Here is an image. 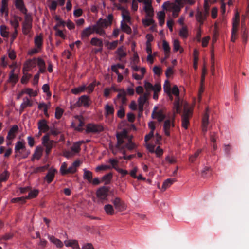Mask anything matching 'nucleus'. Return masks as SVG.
<instances>
[{
    "instance_id": "nucleus-21",
    "label": "nucleus",
    "mask_w": 249,
    "mask_h": 249,
    "mask_svg": "<svg viewBox=\"0 0 249 249\" xmlns=\"http://www.w3.org/2000/svg\"><path fill=\"white\" fill-rule=\"evenodd\" d=\"M26 149L25 145V142L22 141H18L15 146V152L21 154L22 152L26 151Z\"/></svg>"
},
{
    "instance_id": "nucleus-46",
    "label": "nucleus",
    "mask_w": 249,
    "mask_h": 249,
    "mask_svg": "<svg viewBox=\"0 0 249 249\" xmlns=\"http://www.w3.org/2000/svg\"><path fill=\"white\" fill-rule=\"evenodd\" d=\"M179 36L183 38H186L188 36V30L186 26H183L179 31Z\"/></svg>"
},
{
    "instance_id": "nucleus-51",
    "label": "nucleus",
    "mask_w": 249,
    "mask_h": 249,
    "mask_svg": "<svg viewBox=\"0 0 249 249\" xmlns=\"http://www.w3.org/2000/svg\"><path fill=\"white\" fill-rule=\"evenodd\" d=\"M16 17H13L9 20L11 25L14 28L15 30L17 29V28L19 26V22Z\"/></svg>"
},
{
    "instance_id": "nucleus-33",
    "label": "nucleus",
    "mask_w": 249,
    "mask_h": 249,
    "mask_svg": "<svg viewBox=\"0 0 249 249\" xmlns=\"http://www.w3.org/2000/svg\"><path fill=\"white\" fill-rule=\"evenodd\" d=\"M115 53L118 56V59L119 60H121L122 58L125 57L126 55V53L124 50L123 46L119 47L116 51Z\"/></svg>"
},
{
    "instance_id": "nucleus-1",
    "label": "nucleus",
    "mask_w": 249,
    "mask_h": 249,
    "mask_svg": "<svg viewBox=\"0 0 249 249\" xmlns=\"http://www.w3.org/2000/svg\"><path fill=\"white\" fill-rule=\"evenodd\" d=\"M107 18L105 19L101 18L96 24L89 26L83 30L81 35V38L82 39L88 38L94 33H96L101 36H105L106 32L104 29L111 24L113 17H107Z\"/></svg>"
},
{
    "instance_id": "nucleus-27",
    "label": "nucleus",
    "mask_w": 249,
    "mask_h": 249,
    "mask_svg": "<svg viewBox=\"0 0 249 249\" xmlns=\"http://www.w3.org/2000/svg\"><path fill=\"white\" fill-rule=\"evenodd\" d=\"M36 63L39 67V73H44L46 71V65L45 61L41 58L36 59Z\"/></svg>"
},
{
    "instance_id": "nucleus-41",
    "label": "nucleus",
    "mask_w": 249,
    "mask_h": 249,
    "mask_svg": "<svg viewBox=\"0 0 249 249\" xmlns=\"http://www.w3.org/2000/svg\"><path fill=\"white\" fill-rule=\"evenodd\" d=\"M76 118L78 120V124L75 129L79 131H82L83 130L82 127L84 125V122L83 121V117L77 116L76 117Z\"/></svg>"
},
{
    "instance_id": "nucleus-62",
    "label": "nucleus",
    "mask_w": 249,
    "mask_h": 249,
    "mask_svg": "<svg viewBox=\"0 0 249 249\" xmlns=\"http://www.w3.org/2000/svg\"><path fill=\"white\" fill-rule=\"evenodd\" d=\"M111 167L109 165H101L100 166H98L96 168V171H99L101 170H106L107 169H111Z\"/></svg>"
},
{
    "instance_id": "nucleus-50",
    "label": "nucleus",
    "mask_w": 249,
    "mask_h": 249,
    "mask_svg": "<svg viewBox=\"0 0 249 249\" xmlns=\"http://www.w3.org/2000/svg\"><path fill=\"white\" fill-rule=\"evenodd\" d=\"M86 88V86L85 85L79 87L77 88H74L71 90V92L72 93L74 94H78L80 92L84 91Z\"/></svg>"
},
{
    "instance_id": "nucleus-42",
    "label": "nucleus",
    "mask_w": 249,
    "mask_h": 249,
    "mask_svg": "<svg viewBox=\"0 0 249 249\" xmlns=\"http://www.w3.org/2000/svg\"><path fill=\"white\" fill-rule=\"evenodd\" d=\"M112 174L111 173H109L102 177V181L105 182V185L109 184L111 178H112Z\"/></svg>"
},
{
    "instance_id": "nucleus-57",
    "label": "nucleus",
    "mask_w": 249,
    "mask_h": 249,
    "mask_svg": "<svg viewBox=\"0 0 249 249\" xmlns=\"http://www.w3.org/2000/svg\"><path fill=\"white\" fill-rule=\"evenodd\" d=\"M118 162L117 160L114 159H110L109 160V163L111 164L112 168H114L116 171V169L119 168L118 167Z\"/></svg>"
},
{
    "instance_id": "nucleus-18",
    "label": "nucleus",
    "mask_w": 249,
    "mask_h": 249,
    "mask_svg": "<svg viewBox=\"0 0 249 249\" xmlns=\"http://www.w3.org/2000/svg\"><path fill=\"white\" fill-rule=\"evenodd\" d=\"M38 129L43 133H46L49 130L50 128L47 122L45 119H41L37 123Z\"/></svg>"
},
{
    "instance_id": "nucleus-56",
    "label": "nucleus",
    "mask_w": 249,
    "mask_h": 249,
    "mask_svg": "<svg viewBox=\"0 0 249 249\" xmlns=\"http://www.w3.org/2000/svg\"><path fill=\"white\" fill-rule=\"evenodd\" d=\"M0 34L3 37H7L9 35V33L6 31V27L4 25H1L0 28Z\"/></svg>"
},
{
    "instance_id": "nucleus-59",
    "label": "nucleus",
    "mask_w": 249,
    "mask_h": 249,
    "mask_svg": "<svg viewBox=\"0 0 249 249\" xmlns=\"http://www.w3.org/2000/svg\"><path fill=\"white\" fill-rule=\"evenodd\" d=\"M154 20L152 18H147L144 19H142V23L144 25L146 26H148L150 25H152L154 23Z\"/></svg>"
},
{
    "instance_id": "nucleus-13",
    "label": "nucleus",
    "mask_w": 249,
    "mask_h": 249,
    "mask_svg": "<svg viewBox=\"0 0 249 249\" xmlns=\"http://www.w3.org/2000/svg\"><path fill=\"white\" fill-rule=\"evenodd\" d=\"M32 17H25V20L23 23L22 32L24 35H28L32 27Z\"/></svg>"
},
{
    "instance_id": "nucleus-35",
    "label": "nucleus",
    "mask_w": 249,
    "mask_h": 249,
    "mask_svg": "<svg viewBox=\"0 0 249 249\" xmlns=\"http://www.w3.org/2000/svg\"><path fill=\"white\" fill-rule=\"evenodd\" d=\"M42 153V148L41 147H37L36 149V150L33 155V158L32 159V160L33 161L34 159H36L37 160H39L41 156Z\"/></svg>"
},
{
    "instance_id": "nucleus-38",
    "label": "nucleus",
    "mask_w": 249,
    "mask_h": 249,
    "mask_svg": "<svg viewBox=\"0 0 249 249\" xmlns=\"http://www.w3.org/2000/svg\"><path fill=\"white\" fill-rule=\"evenodd\" d=\"M90 43L92 45L98 47H103V41L101 39L97 37H93L90 40Z\"/></svg>"
},
{
    "instance_id": "nucleus-26",
    "label": "nucleus",
    "mask_w": 249,
    "mask_h": 249,
    "mask_svg": "<svg viewBox=\"0 0 249 249\" xmlns=\"http://www.w3.org/2000/svg\"><path fill=\"white\" fill-rule=\"evenodd\" d=\"M67 247H71L73 249H80L78 241L76 240H66L64 242Z\"/></svg>"
},
{
    "instance_id": "nucleus-61",
    "label": "nucleus",
    "mask_w": 249,
    "mask_h": 249,
    "mask_svg": "<svg viewBox=\"0 0 249 249\" xmlns=\"http://www.w3.org/2000/svg\"><path fill=\"white\" fill-rule=\"evenodd\" d=\"M117 115L119 118H123L125 115V111L123 107H121L117 112Z\"/></svg>"
},
{
    "instance_id": "nucleus-3",
    "label": "nucleus",
    "mask_w": 249,
    "mask_h": 249,
    "mask_svg": "<svg viewBox=\"0 0 249 249\" xmlns=\"http://www.w3.org/2000/svg\"><path fill=\"white\" fill-rule=\"evenodd\" d=\"M125 136V134L123 133H117L116 134L117 140H118V147L122 150V154H123V159L130 160L132 158L135 157L136 155H130L126 156V150H124V147L122 145L124 143V137Z\"/></svg>"
},
{
    "instance_id": "nucleus-58",
    "label": "nucleus",
    "mask_w": 249,
    "mask_h": 249,
    "mask_svg": "<svg viewBox=\"0 0 249 249\" xmlns=\"http://www.w3.org/2000/svg\"><path fill=\"white\" fill-rule=\"evenodd\" d=\"M180 49L179 41L178 39H175L173 43V50L174 52H177Z\"/></svg>"
},
{
    "instance_id": "nucleus-60",
    "label": "nucleus",
    "mask_w": 249,
    "mask_h": 249,
    "mask_svg": "<svg viewBox=\"0 0 249 249\" xmlns=\"http://www.w3.org/2000/svg\"><path fill=\"white\" fill-rule=\"evenodd\" d=\"M163 48L164 50L165 53H169L170 51V47L168 43L165 41L163 40Z\"/></svg>"
},
{
    "instance_id": "nucleus-11",
    "label": "nucleus",
    "mask_w": 249,
    "mask_h": 249,
    "mask_svg": "<svg viewBox=\"0 0 249 249\" xmlns=\"http://www.w3.org/2000/svg\"><path fill=\"white\" fill-rule=\"evenodd\" d=\"M151 117L153 119H157L159 122H161L165 119L166 115L162 110H158V107H155L152 113Z\"/></svg>"
},
{
    "instance_id": "nucleus-16",
    "label": "nucleus",
    "mask_w": 249,
    "mask_h": 249,
    "mask_svg": "<svg viewBox=\"0 0 249 249\" xmlns=\"http://www.w3.org/2000/svg\"><path fill=\"white\" fill-rule=\"evenodd\" d=\"M15 6L16 9L20 11L25 16H29L27 14V10L24 4L23 0H15Z\"/></svg>"
},
{
    "instance_id": "nucleus-40",
    "label": "nucleus",
    "mask_w": 249,
    "mask_h": 249,
    "mask_svg": "<svg viewBox=\"0 0 249 249\" xmlns=\"http://www.w3.org/2000/svg\"><path fill=\"white\" fill-rule=\"evenodd\" d=\"M35 44L38 49H40L42 46L43 39L41 36H37L35 38Z\"/></svg>"
},
{
    "instance_id": "nucleus-24",
    "label": "nucleus",
    "mask_w": 249,
    "mask_h": 249,
    "mask_svg": "<svg viewBox=\"0 0 249 249\" xmlns=\"http://www.w3.org/2000/svg\"><path fill=\"white\" fill-rule=\"evenodd\" d=\"M33 105V103L30 101L28 97L24 98L23 99V102L21 104L19 109V112L21 114L28 107H32Z\"/></svg>"
},
{
    "instance_id": "nucleus-4",
    "label": "nucleus",
    "mask_w": 249,
    "mask_h": 249,
    "mask_svg": "<svg viewBox=\"0 0 249 249\" xmlns=\"http://www.w3.org/2000/svg\"><path fill=\"white\" fill-rule=\"evenodd\" d=\"M108 192L109 188L105 186L100 187L97 190L96 195L98 199V203H104L105 201L107 200Z\"/></svg>"
},
{
    "instance_id": "nucleus-7",
    "label": "nucleus",
    "mask_w": 249,
    "mask_h": 249,
    "mask_svg": "<svg viewBox=\"0 0 249 249\" xmlns=\"http://www.w3.org/2000/svg\"><path fill=\"white\" fill-rule=\"evenodd\" d=\"M55 143L53 140H50L49 134H46L42 138V144L45 147V152L48 155L52 150L53 144Z\"/></svg>"
},
{
    "instance_id": "nucleus-52",
    "label": "nucleus",
    "mask_w": 249,
    "mask_h": 249,
    "mask_svg": "<svg viewBox=\"0 0 249 249\" xmlns=\"http://www.w3.org/2000/svg\"><path fill=\"white\" fill-rule=\"evenodd\" d=\"M118 44V41L115 40L112 42H107L106 43V45L107 46L108 49L110 50L114 49Z\"/></svg>"
},
{
    "instance_id": "nucleus-15",
    "label": "nucleus",
    "mask_w": 249,
    "mask_h": 249,
    "mask_svg": "<svg viewBox=\"0 0 249 249\" xmlns=\"http://www.w3.org/2000/svg\"><path fill=\"white\" fill-rule=\"evenodd\" d=\"M36 65V58H34L32 59H28L27 60L25 63L24 64L23 71L24 72L25 71H28L30 70H32L33 68L35 67Z\"/></svg>"
},
{
    "instance_id": "nucleus-29",
    "label": "nucleus",
    "mask_w": 249,
    "mask_h": 249,
    "mask_svg": "<svg viewBox=\"0 0 249 249\" xmlns=\"http://www.w3.org/2000/svg\"><path fill=\"white\" fill-rule=\"evenodd\" d=\"M64 22L63 21H60L59 23H58L54 27V30L56 31V35L61 37L62 38H65V36L64 35L63 31L61 30L58 29L57 28L59 26L62 25L64 26Z\"/></svg>"
},
{
    "instance_id": "nucleus-32",
    "label": "nucleus",
    "mask_w": 249,
    "mask_h": 249,
    "mask_svg": "<svg viewBox=\"0 0 249 249\" xmlns=\"http://www.w3.org/2000/svg\"><path fill=\"white\" fill-rule=\"evenodd\" d=\"M84 174H83V178L84 179L87 180L90 183L92 181V179L93 178V174L92 173L87 170L86 169H83Z\"/></svg>"
},
{
    "instance_id": "nucleus-55",
    "label": "nucleus",
    "mask_w": 249,
    "mask_h": 249,
    "mask_svg": "<svg viewBox=\"0 0 249 249\" xmlns=\"http://www.w3.org/2000/svg\"><path fill=\"white\" fill-rule=\"evenodd\" d=\"M147 96L148 94L147 93H144L143 95L141 96L138 100V103H142L144 105L147 100Z\"/></svg>"
},
{
    "instance_id": "nucleus-9",
    "label": "nucleus",
    "mask_w": 249,
    "mask_h": 249,
    "mask_svg": "<svg viewBox=\"0 0 249 249\" xmlns=\"http://www.w3.org/2000/svg\"><path fill=\"white\" fill-rule=\"evenodd\" d=\"M192 114V110L190 108H185L182 115V126L185 129L188 128L189 124V117Z\"/></svg>"
},
{
    "instance_id": "nucleus-31",
    "label": "nucleus",
    "mask_w": 249,
    "mask_h": 249,
    "mask_svg": "<svg viewBox=\"0 0 249 249\" xmlns=\"http://www.w3.org/2000/svg\"><path fill=\"white\" fill-rule=\"evenodd\" d=\"M104 211L107 214L113 215L115 213V210L113 206L111 204H106L104 207Z\"/></svg>"
},
{
    "instance_id": "nucleus-6",
    "label": "nucleus",
    "mask_w": 249,
    "mask_h": 249,
    "mask_svg": "<svg viewBox=\"0 0 249 249\" xmlns=\"http://www.w3.org/2000/svg\"><path fill=\"white\" fill-rule=\"evenodd\" d=\"M174 94L176 96V99L174 103V109L177 113H179L181 111L179 99V92L178 87L175 85L171 89V94Z\"/></svg>"
},
{
    "instance_id": "nucleus-64",
    "label": "nucleus",
    "mask_w": 249,
    "mask_h": 249,
    "mask_svg": "<svg viewBox=\"0 0 249 249\" xmlns=\"http://www.w3.org/2000/svg\"><path fill=\"white\" fill-rule=\"evenodd\" d=\"M67 164L65 162L63 163L60 167V172L62 175L67 174Z\"/></svg>"
},
{
    "instance_id": "nucleus-30",
    "label": "nucleus",
    "mask_w": 249,
    "mask_h": 249,
    "mask_svg": "<svg viewBox=\"0 0 249 249\" xmlns=\"http://www.w3.org/2000/svg\"><path fill=\"white\" fill-rule=\"evenodd\" d=\"M176 181L175 178H168L165 180L162 184L161 189L163 191H164L167 188H169L174 182Z\"/></svg>"
},
{
    "instance_id": "nucleus-53",
    "label": "nucleus",
    "mask_w": 249,
    "mask_h": 249,
    "mask_svg": "<svg viewBox=\"0 0 249 249\" xmlns=\"http://www.w3.org/2000/svg\"><path fill=\"white\" fill-rule=\"evenodd\" d=\"M22 93H26L30 96H36L37 95L36 91H34L32 89L26 88L22 91Z\"/></svg>"
},
{
    "instance_id": "nucleus-20",
    "label": "nucleus",
    "mask_w": 249,
    "mask_h": 249,
    "mask_svg": "<svg viewBox=\"0 0 249 249\" xmlns=\"http://www.w3.org/2000/svg\"><path fill=\"white\" fill-rule=\"evenodd\" d=\"M56 172L57 171L55 169L51 168L48 170V173L44 177V179L47 182L48 184L53 181Z\"/></svg>"
},
{
    "instance_id": "nucleus-8",
    "label": "nucleus",
    "mask_w": 249,
    "mask_h": 249,
    "mask_svg": "<svg viewBox=\"0 0 249 249\" xmlns=\"http://www.w3.org/2000/svg\"><path fill=\"white\" fill-rule=\"evenodd\" d=\"M103 130L104 127L101 124L89 123L86 125V132L87 133H99Z\"/></svg>"
},
{
    "instance_id": "nucleus-2",
    "label": "nucleus",
    "mask_w": 249,
    "mask_h": 249,
    "mask_svg": "<svg viewBox=\"0 0 249 249\" xmlns=\"http://www.w3.org/2000/svg\"><path fill=\"white\" fill-rule=\"evenodd\" d=\"M162 8L166 10V13L171 12L172 16H178L181 10L178 5H177L174 2H171L170 1L165 2L163 4Z\"/></svg>"
},
{
    "instance_id": "nucleus-43",
    "label": "nucleus",
    "mask_w": 249,
    "mask_h": 249,
    "mask_svg": "<svg viewBox=\"0 0 249 249\" xmlns=\"http://www.w3.org/2000/svg\"><path fill=\"white\" fill-rule=\"evenodd\" d=\"M122 145L124 147V149L126 148L129 150L134 149L136 147L135 144L130 140H129L128 142H125L124 141V143L122 144Z\"/></svg>"
},
{
    "instance_id": "nucleus-23",
    "label": "nucleus",
    "mask_w": 249,
    "mask_h": 249,
    "mask_svg": "<svg viewBox=\"0 0 249 249\" xmlns=\"http://www.w3.org/2000/svg\"><path fill=\"white\" fill-rule=\"evenodd\" d=\"M18 130V127L17 125H13L9 130L6 137L7 140H12L16 137V134Z\"/></svg>"
},
{
    "instance_id": "nucleus-44",
    "label": "nucleus",
    "mask_w": 249,
    "mask_h": 249,
    "mask_svg": "<svg viewBox=\"0 0 249 249\" xmlns=\"http://www.w3.org/2000/svg\"><path fill=\"white\" fill-rule=\"evenodd\" d=\"M143 10H144L146 16H154V9L152 4L148 6H143Z\"/></svg>"
},
{
    "instance_id": "nucleus-5",
    "label": "nucleus",
    "mask_w": 249,
    "mask_h": 249,
    "mask_svg": "<svg viewBox=\"0 0 249 249\" xmlns=\"http://www.w3.org/2000/svg\"><path fill=\"white\" fill-rule=\"evenodd\" d=\"M119 92L117 96L118 99H120L121 100V102L123 104L126 103L127 99L126 98V94L129 95H133L134 94V89L133 88L129 87L127 88L126 91L124 89H119L117 90Z\"/></svg>"
},
{
    "instance_id": "nucleus-39",
    "label": "nucleus",
    "mask_w": 249,
    "mask_h": 249,
    "mask_svg": "<svg viewBox=\"0 0 249 249\" xmlns=\"http://www.w3.org/2000/svg\"><path fill=\"white\" fill-rule=\"evenodd\" d=\"M241 37L243 43L246 44L248 38V31L247 28L241 29Z\"/></svg>"
},
{
    "instance_id": "nucleus-14",
    "label": "nucleus",
    "mask_w": 249,
    "mask_h": 249,
    "mask_svg": "<svg viewBox=\"0 0 249 249\" xmlns=\"http://www.w3.org/2000/svg\"><path fill=\"white\" fill-rule=\"evenodd\" d=\"M111 202L117 210L123 211L125 209V203L120 198L116 197L114 199H112Z\"/></svg>"
},
{
    "instance_id": "nucleus-54",
    "label": "nucleus",
    "mask_w": 249,
    "mask_h": 249,
    "mask_svg": "<svg viewBox=\"0 0 249 249\" xmlns=\"http://www.w3.org/2000/svg\"><path fill=\"white\" fill-rule=\"evenodd\" d=\"M64 110L60 108L59 107H57L55 109V117L57 119H59L62 117Z\"/></svg>"
},
{
    "instance_id": "nucleus-22",
    "label": "nucleus",
    "mask_w": 249,
    "mask_h": 249,
    "mask_svg": "<svg viewBox=\"0 0 249 249\" xmlns=\"http://www.w3.org/2000/svg\"><path fill=\"white\" fill-rule=\"evenodd\" d=\"M171 125L174 126V124L173 122H171L170 119L165 121L163 125V130L165 135L167 136H170V128Z\"/></svg>"
},
{
    "instance_id": "nucleus-10",
    "label": "nucleus",
    "mask_w": 249,
    "mask_h": 249,
    "mask_svg": "<svg viewBox=\"0 0 249 249\" xmlns=\"http://www.w3.org/2000/svg\"><path fill=\"white\" fill-rule=\"evenodd\" d=\"M240 22V17H234L232 19V30L231 33V39L232 42H235L236 39L238 28Z\"/></svg>"
},
{
    "instance_id": "nucleus-36",
    "label": "nucleus",
    "mask_w": 249,
    "mask_h": 249,
    "mask_svg": "<svg viewBox=\"0 0 249 249\" xmlns=\"http://www.w3.org/2000/svg\"><path fill=\"white\" fill-rule=\"evenodd\" d=\"M82 142H78L74 143L71 147V151L74 154L75 153H78L81 150V144Z\"/></svg>"
},
{
    "instance_id": "nucleus-28",
    "label": "nucleus",
    "mask_w": 249,
    "mask_h": 249,
    "mask_svg": "<svg viewBox=\"0 0 249 249\" xmlns=\"http://www.w3.org/2000/svg\"><path fill=\"white\" fill-rule=\"evenodd\" d=\"M105 115L106 117L109 116H113L114 113V108L113 106L107 104L105 107Z\"/></svg>"
},
{
    "instance_id": "nucleus-34",
    "label": "nucleus",
    "mask_w": 249,
    "mask_h": 249,
    "mask_svg": "<svg viewBox=\"0 0 249 249\" xmlns=\"http://www.w3.org/2000/svg\"><path fill=\"white\" fill-rule=\"evenodd\" d=\"M163 89L164 91L167 93L171 100H173V96L171 94V89L170 84L168 80H166L164 84Z\"/></svg>"
},
{
    "instance_id": "nucleus-63",
    "label": "nucleus",
    "mask_w": 249,
    "mask_h": 249,
    "mask_svg": "<svg viewBox=\"0 0 249 249\" xmlns=\"http://www.w3.org/2000/svg\"><path fill=\"white\" fill-rule=\"evenodd\" d=\"M9 81L14 83H16L18 81V76L15 74H10Z\"/></svg>"
},
{
    "instance_id": "nucleus-12",
    "label": "nucleus",
    "mask_w": 249,
    "mask_h": 249,
    "mask_svg": "<svg viewBox=\"0 0 249 249\" xmlns=\"http://www.w3.org/2000/svg\"><path fill=\"white\" fill-rule=\"evenodd\" d=\"M91 103L89 97L84 95L79 98L78 100L76 103V105L78 107L83 106L85 107H88L90 105Z\"/></svg>"
},
{
    "instance_id": "nucleus-45",
    "label": "nucleus",
    "mask_w": 249,
    "mask_h": 249,
    "mask_svg": "<svg viewBox=\"0 0 249 249\" xmlns=\"http://www.w3.org/2000/svg\"><path fill=\"white\" fill-rule=\"evenodd\" d=\"M9 176V172L7 170H5L0 175V182L6 181L8 179Z\"/></svg>"
},
{
    "instance_id": "nucleus-47",
    "label": "nucleus",
    "mask_w": 249,
    "mask_h": 249,
    "mask_svg": "<svg viewBox=\"0 0 249 249\" xmlns=\"http://www.w3.org/2000/svg\"><path fill=\"white\" fill-rule=\"evenodd\" d=\"M38 193H39V191H38V190H37V189H35L33 191H31L29 192L28 195L26 196V198L27 199L35 198L38 196Z\"/></svg>"
},
{
    "instance_id": "nucleus-19",
    "label": "nucleus",
    "mask_w": 249,
    "mask_h": 249,
    "mask_svg": "<svg viewBox=\"0 0 249 249\" xmlns=\"http://www.w3.org/2000/svg\"><path fill=\"white\" fill-rule=\"evenodd\" d=\"M209 109L208 108H207L206 109V112L203 115V118H202V131L203 132L205 133L206 131H207V126L209 124Z\"/></svg>"
},
{
    "instance_id": "nucleus-37",
    "label": "nucleus",
    "mask_w": 249,
    "mask_h": 249,
    "mask_svg": "<svg viewBox=\"0 0 249 249\" xmlns=\"http://www.w3.org/2000/svg\"><path fill=\"white\" fill-rule=\"evenodd\" d=\"M50 241L54 244L58 248H61L63 246V243L58 239L55 238L53 236H49Z\"/></svg>"
},
{
    "instance_id": "nucleus-49",
    "label": "nucleus",
    "mask_w": 249,
    "mask_h": 249,
    "mask_svg": "<svg viewBox=\"0 0 249 249\" xmlns=\"http://www.w3.org/2000/svg\"><path fill=\"white\" fill-rule=\"evenodd\" d=\"M27 199L25 197H19L14 198L11 199V202L12 203H20L21 204L25 203L26 202V200Z\"/></svg>"
},
{
    "instance_id": "nucleus-25",
    "label": "nucleus",
    "mask_w": 249,
    "mask_h": 249,
    "mask_svg": "<svg viewBox=\"0 0 249 249\" xmlns=\"http://www.w3.org/2000/svg\"><path fill=\"white\" fill-rule=\"evenodd\" d=\"M9 0H2L1 6L0 8V12L2 14H5V16L8 15L9 8L8 2Z\"/></svg>"
},
{
    "instance_id": "nucleus-17",
    "label": "nucleus",
    "mask_w": 249,
    "mask_h": 249,
    "mask_svg": "<svg viewBox=\"0 0 249 249\" xmlns=\"http://www.w3.org/2000/svg\"><path fill=\"white\" fill-rule=\"evenodd\" d=\"M123 20L121 23V28L123 31L126 33L127 34H130L131 33V28L124 22V20L129 22L131 20V17H123Z\"/></svg>"
},
{
    "instance_id": "nucleus-48",
    "label": "nucleus",
    "mask_w": 249,
    "mask_h": 249,
    "mask_svg": "<svg viewBox=\"0 0 249 249\" xmlns=\"http://www.w3.org/2000/svg\"><path fill=\"white\" fill-rule=\"evenodd\" d=\"M202 150L199 149L197 151H196L194 155H191L189 157V161L193 163L194 162L196 159V158L198 157L199 154L201 153Z\"/></svg>"
}]
</instances>
